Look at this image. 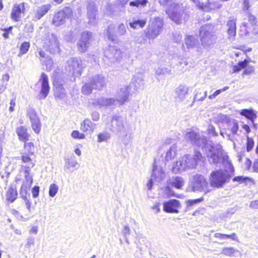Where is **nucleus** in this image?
Masks as SVG:
<instances>
[{
	"mask_svg": "<svg viewBox=\"0 0 258 258\" xmlns=\"http://www.w3.org/2000/svg\"><path fill=\"white\" fill-rule=\"evenodd\" d=\"M30 47V44L28 42H23L20 47V51L18 53V56L21 57L23 55L26 53Z\"/></svg>",
	"mask_w": 258,
	"mask_h": 258,
	"instance_id": "obj_41",
	"label": "nucleus"
},
{
	"mask_svg": "<svg viewBox=\"0 0 258 258\" xmlns=\"http://www.w3.org/2000/svg\"><path fill=\"white\" fill-rule=\"evenodd\" d=\"M171 74V70L166 68H158L156 70V75L158 76L166 74L169 75Z\"/></svg>",
	"mask_w": 258,
	"mask_h": 258,
	"instance_id": "obj_51",
	"label": "nucleus"
},
{
	"mask_svg": "<svg viewBox=\"0 0 258 258\" xmlns=\"http://www.w3.org/2000/svg\"><path fill=\"white\" fill-rule=\"evenodd\" d=\"M169 184L178 189H181L184 184L183 178L180 176H173L168 181Z\"/></svg>",
	"mask_w": 258,
	"mask_h": 258,
	"instance_id": "obj_32",
	"label": "nucleus"
},
{
	"mask_svg": "<svg viewBox=\"0 0 258 258\" xmlns=\"http://www.w3.org/2000/svg\"><path fill=\"white\" fill-rule=\"evenodd\" d=\"M163 24L162 18L159 17H154L144 30L145 36L150 40L155 39L160 34Z\"/></svg>",
	"mask_w": 258,
	"mask_h": 258,
	"instance_id": "obj_4",
	"label": "nucleus"
},
{
	"mask_svg": "<svg viewBox=\"0 0 258 258\" xmlns=\"http://www.w3.org/2000/svg\"><path fill=\"white\" fill-rule=\"evenodd\" d=\"M71 136L74 139H84L85 138V135L80 133L78 131H74L72 133Z\"/></svg>",
	"mask_w": 258,
	"mask_h": 258,
	"instance_id": "obj_53",
	"label": "nucleus"
},
{
	"mask_svg": "<svg viewBox=\"0 0 258 258\" xmlns=\"http://www.w3.org/2000/svg\"><path fill=\"white\" fill-rule=\"evenodd\" d=\"M23 199L24 201L26 208L29 211H31V202L27 199V198Z\"/></svg>",
	"mask_w": 258,
	"mask_h": 258,
	"instance_id": "obj_64",
	"label": "nucleus"
},
{
	"mask_svg": "<svg viewBox=\"0 0 258 258\" xmlns=\"http://www.w3.org/2000/svg\"><path fill=\"white\" fill-rule=\"evenodd\" d=\"M247 179H248V178L247 177H243V176H236L233 178V181L242 183L245 181Z\"/></svg>",
	"mask_w": 258,
	"mask_h": 258,
	"instance_id": "obj_60",
	"label": "nucleus"
},
{
	"mask_svg": "<svg viewBox=\"0 0 258 258\" xmlns=\"http://www.w3.org/2000/svg\"><path fill=\"white\" fill-rule=\"evenodd\" d=\"M205 149L207 156L210 163L217 164L221 161L225 168L224 170L219 169L211 172L210 186L216 188L222 187L230 180L234 172V167L220 144L207 145Z\"/></svg>",
	"mask_w": 258,
	"mask_h": 258,
	"instance_id": "obj_1",
	"label": "nucleus"
},
{
	"mask_svg": "<svg viewBox=\"0 0 258 258\" xmlns=\"http://www.w3.org/2000/svg\"><path fill=\"white\" fill-rule=\"evenodd\" d=\"M92 119L94 121H97L100 118V114L98 112H93L91 114Z\"/></svg>",
	"mask_w": 258,
	"mask_h": 258,
	"instance_id": "obj_61",
	"label": "nucleus"
},
{
	"mask_svg": "<svg viewBox=\"0 0 258 258\" xmlns=\"http://www.w3.org/2000/svg\"><path fill=\"white\" fill-rule=\"evenodd\" d=\"M74 155H72L70 157L65 158V164L64 166V170H69L71 168H79V164L73 160Z\"/></svg>",
	"mask_w": 258,
	"mask_h": 258,
	"instance_id": "obj_34",
	"label": "nucleus"
},
{
	"mask_svg": "<svg viewBox=\"0 0 258 258\" xmlns=\"http://www.w3.org/2000/svg\"><path fill=\"white\" fill-rule=\"evenodd\" d=\"M92 83L91 84V81L87 83H86L82 88V92L85 95H88L92 92V89H95L94 87H92Z\"/></svg>",
	"mask_w": 258,
	"mask_h": 258,
	"instance_id": "obj_46",
	"label": "nucleus"
},
{
	"mask_svg": "<svg viewBox=\"0 0 258 258\" xmlns=\"http://www.w3.org/2000/svg\"><path fill=\"white\" fill-rule=\"evenodd\" d=\"M221 5L217 3L216 1H211L208 0L207 3H204L203 8L201 9L205 11H210L211 10L217 9L220 8Z\"/></svg>",
	"mask_w": 258,
	"mask_h": 258,
	"instance_id": "obj_37",
	"label": "nucleus"
},
{
	"mask_svg": "<svg viewBox=\"0 0 258 258\" xmlns=\"http://www.w3.org/2000/svg\"><path fill=\"white\" fill-rule=\"evenodd\" d=\"M179 65L181 66L183 64L185 66L191 67L192 64V62L190 61H188L187 59H183L182 61L179 62Z\"/></svg>",
	"mask_w": 258,
	"mask_h": 258,
	"instance_id": "obj_62",
	"label": "nucleus"
},
{
	"mask_svg": "<svg viewBox=\"0 0 258 258\" xmlns=\"http://www.w3.org/2000/svg\"><path fill=\"white\" fill-rule=\"evenodd\" d=\"M92 104L95 107L101 108L108 106H116L115 100L113 98H106L105 97H100L94 100L92 102Z\"/></svg>",
	"mask_w": 258,
	"mask_h": 258,
	"instance_id": "obj_22",
	"label": "nucleus"
},
{
	"mask_svg": "<svg viewBox=\"0 0 258 258\" xmlns=\"http://www.w3.org/2000/svg\"><path fill=\"white\" fill-rule=\"evenodd\" d=\"M199 44L197 37L187 35L184 39V43L182 45V49L184 51H189L190 49L196 47Z\"/></svg>",
	"mask_w": 258,
	"mask_h": 258,
	"instance_id": "obj_21",
	"label": "nucleus"
},
{
	"mask_svg": "<svg viewBox=\"0 0 258 258\" xmlns=\"http://www.w3.org/2000/svg\"><path fill=\"white\" fill-rule=\"evenodd\" d=\"M18 196L17 190L15 187L9 186L6 192V200L13 203L17 199Z\"/></svg>",
	"mask_w": 258,
	"mask_h": 258,
	"instance_id": "obj_33",
	"label": "nucleus"
},
{
	"mask_svg": "<svg viewBox=\"0 0 258 258\" xmlns=\"http://www.w3.org/2000/svg\"><path fill=\"white\" fill-rule=\"evenodd\" d=\"M227 34L229 39H233L236 34V21L234 19L229 20L226 25Z\"/></svg>",
	"mask_w": 258,
	"mask_h": 258,
	"instance_id": "obj_30",
	"label": "nucleus"
},
{
	"mask_svg": "<svg viewBox=\"0 0 258 258\" xmlns=\"http://www.w3.org/2000/svg\"><path fill=\"white\" fill-rule=\"evenodd\" d=\"M214 237L220 239H225L227 238H230L234 240L237 241L238 240L237 237L234 233H233L229 235L217 233L214 234Z\"/></svg>",
	"mask_w": 258,
	"mask_h": 258,
	"instance_id": "obj_40",
	"label": "nucleus"
},
{
	"mask_svg": "<svg viewBox=\"0 0 258 258\" xmlns=\"http://www.w3.org/2000/svg\"><path fill=\"white\" fill-rule=\"evenodd\" d=\"M130 91L131 89L128 86L121 87L117 92L116 98L115 99V104L116 105H121L127 101Z\"/></svg>",
	"mask_w": 258,
	"mask_h": 258,
	"instance_id": "obj_13",
	"label": "nucleus"
},
{
	"mask_svg": "<svg viewBox=\"0 0 258 258\" xmlns=\"http://www.w3.org/2000/svg\"><path fill=\"white\" fill-rule=\"evenodd\" d=\"M58 186L56 184H51L49 186V195L51 197H54L57 194Z\"/></svg>",
	"mask_w": 258,
	"mask_h": 258,
	"instance_id": "obj_49",
	"label": "nucleus"
},
{
	"mask_svg": "<svg viewBox=\"0 0 258 258\" xmlns=\"http://www.w3.org/2000/svg\"><path fill=\"white\" fill-rule=\"evenodd\" d=\"M25 3L15 4L11 12V18L15 22L20 20L22 14L25 13Z\"/></svg>",
	"mask_w": 258,
	"mask_h": 258,
	"instance_id": "obj_19",
	"label": "nucleus"
},
{
	"mask_svg": "<svg viewBox=\"0 0 258 258\" xmlns=\"http://www.w3.org/2000/svg\"><path fill=\"white\" fill-rule=\"evenodd\" d=\"M32 196L34 198H36L39 196V187L38 186H35L32 189Z\"/></svg>",
	"mask_w": 258,
	"mask_h": 258,
	"instance_id": "obj_57",
	"label": "nucleus"
},
{
	"mask_svg": "<svg viewBox=\"0 0 258 258\" xmlns=\"http://www.w3.org/2000/svg\"><path fill=\"white\" fill-rule=\"evenodd\" d=\"M54 95L55 98L63 99L66 97L64 89L61 86H58L54 89Z\"/></svg>",
	"mask_w": 258,
	"mask_h": 258,
	"instance_id": "obj_39",
	"label": "nucleus"
},
{
	"mask_svg": "<svg viewBox=\"0 0 258 258\" xmlns=\"http://www.w3.org/2000/svg\"><path fill=\"white\" fill-rule=\"evenodd\" d=\"M240 114L249 119L252 124H254V119L257 117L256 112L252 109H242Z\"/></svg>",
	"mask_w": 258,
	"mask_h": 258,
	"instance_id": "obj_35",
	"label": "nucleus"
},
{
	"mask_svg": "<svg viewBox=\"0 0 258 258\" xmlns=\"http://www.w3.org/2000/svg\"><path fill=\"white\" fill-rule=\"evenodd\" d=\"M39 82L41 83V89L37 98L39 100H43L47 97L50 89L48 78L45 73H42Z\"/></svg>",
	"mask_w": 258,
	"mask_h": 258,
	"instance_id": "obj_11",
	"label": "nucleus"
},
{
	"mask_svg": "<svg viewBox=\"0 0 258 258\" xmlns=\"http://www.w3.org/2000/svg\"><path fill=\"white\" fill-rule=\"evenodd\" d=\"M203 201V198H200L195 200H189L187 202V206L190 207L194 205L200 203Z\"/></svg>",
	"mask_w": 258,
	"mask_h": 258,
	"instance_id": "obj_55",
	"label": "nucleus"
},
{
	"mask_svg": "<svg viewBox=\"0 0 258 258\" xmlns=\"http://www.w3.org/2000/svg\"><path fill=\"white\" fill-rule=\"evenodd\" d=\"M208 131L210 134H211L213 136H216L218 135L217 133H216V132L215 131V127L212 125H209L208 128Z\"/></svg>",
	"mask_w": 258,
	"mask_h": 258,
	"instance_id": "obj_59",
	"label": "nucleus"
},
{
	"mask_svg": "<svg viewBox=\"0 0 258 258\" xmlns=\"http://www.w3.org/2000/svg\"><path fill=\"white\" fill-rule=\"evenodd\" d=\"M148 2V0H134L130 2L129 5L131 7H136L137 8L144 7L146 6Z\"/></svg>",
	"mask_w": 258,
	"mask_h": 258,
	"instance_id": "obj_43",
	"label": "nucleus"
},
{
	"mask_svg": "<svg viewBox=\"0 0 258 258\" xmlns=\"http://www.w3.org/2000/svg\"><path fill=\"white\" fill-rule=\"evenodd\" d=\"M83 68L82 60L72 57L68 60L66 70L70 75L76 77L81 75Z\"/></svg>",
	"mask_w": 258,
	"mask_h": 258,
	"instance_id": "obj_6",
	"label": "nucleus"
},
{
	"mask_svg": "<svg viewBox=\"0 0 258 258\" xmlns=\"http://www.w3.org/2000/svg\"><path fill=\"white\" fill-rule=\"evenodd\" d=\"M111 124L113 130H116L119 133H122L124 136H127V133L125 129L123 119L121 116H113Z\"/></svg>",
	"mask_w": 258,
	"mask_h": 258,
	"instance_id": "obj_20",
	"label": "nucleus"
},
{
	"mask_svg": "<svg viewBox=\"0 0 258 258\" xmlns=\"http://www.w3.org/2000/svg\"><path fill=\"white\" fill-rule=\"evenodd\" d=\"M38 55L37 56L39 58L42 64L46 66L47 71L51 70L53 64L51 58L42 50H39Z\"/></svg>",
	"mask_w": 258,
	"mask_h": 258,
	"instance_id": "obj_24",
	"label": "nucleus"
},
{
	"mask_svg": "<svg viewBox=\"0 0 258 258\" xmlns=\"http://www.w3.org/2000/svg\"><path fill=\"white\" fill-rule=\"evenodd\" d=\"M200 36L202 44L204 47H209L214 44L217 36L211 25H205L201 27Z\"/></svg>",
	"mask_w": 258,
	"mask_h": 258,
	"instance_id": "obj_3",
	"label": "nucleus"
},
{
	"mask_svg": "<svg viewBox=\"0 0 258 258\" xmlns=\"http://www.w3.org/2000/svg\"><path fill=\"white\" fill-rule=\"evenodd\" d=\"M26 173V176H24L25 181L20 189V195L22 199L27 198L28 190L33 183L32 176H29L28 173Z\"/></svg>",
	"mask_w": 258,
	"mask_h": 258,
	"instance_id": "obj_23",
	"label": "nucleus"
},
{
	"mask_svg": "<svg viewBox=\"0 0 258 258\" xmlns=\"http://www.w3.org/2000/svg\"><path fill=\"white\" fill-rule=\"evenodd\" d=\"M70 9L66 8L56 13L52 18V24L55 27H59L64 24L68 17V13H70Z\"/></svg>",
	"mask_w": 258,
	"mask_h": 258,
	"instance_id": "obj_14",
	"label": "nucleus"
},
{
	"mask_svg": "<svg viewBox=\"0 0 258 258\" xmlns=\"http://www.w3.org/2000/svg\"><path fill=\"white\" fill-rule=\"evenodd\" d=\"M207 94V91L204 92L202 90H199L195 95L194 101H203L206 98Z\"/></svg>",
	"mask_w": 258,
	"mask_h": 258,
	"instance_id": "obj_48",
	"label": "nucleus"
},
{
	"mask_svg": "<svg viewBox=\"0 0 258 258\" xmlns=\"http://www.w3.org/2000/svg\"><path fill=\"white\" fill-rule=\"evenodd\" d=\"M27 115L29 117L33 130L38 134L41 130V123L36 111L31 107L27 109Z\"/></svg>",
	"mask_w": 258,
	"mask_h": 258,
	"instance_id": "obj_10",
	"label": "nucleus"
},
{
	"mask_svg": "<svg viewBox=\"0 0 258 258\" xmlns=\"http://www.w3.org/2000/svg\"><path fill=\"white\" fill-rule=\"evenodd\" d=\"M199 9L203 8L204 2L203 0H190Z\"/></svg>",
	"mask_w": 258,
	"mask_h": 258,
	"instance_id": "obj_58",
	"label": "nucleus"
},
{
	"mask_svg": "<svg viewBox=\"0 0 258 258\" xmlns=\"http://www.w3.org/2000/svg\"><path fill=\"white\" fill-rule=\"evenodd\" d=\"M246 144V150L247 152H249L252 150L254 146V142L253 140L251 138L247 137Z\"/></svg>",
	"mask_w": 258,
	"mask_h": 258,
	"instance_id": "obj_54",
	"label": "nucleus"
},
{
	"mask_svg": "<svg viewBox=\"0 0 258 258\" xmlns=\"http://www.w3.org/2000/svg\"><path fill=\"white\" fill-rule=\"evenodd\" d=\"M180 207L179 201L175 199L169 200L163 203V210L167 213H178Z\"/></svg>",
	"mask_w": 258,
	"mask_h": 258,
	"instance_id": "obj_17",
	"label": "nucleus"
},
{
	"mask_svg": "<svg viewBox=\"0 0 258 258\" xmlns=\"http://www.w3.org/2000/svg\"><path fill=\"white\" fill-rule=\"evenodd\" d=\"M92 84V87H94L95 89H100L103 87L105 84L104 78L101 76L97 75L94 76L91 80V84Z\"/></svg>",
	"mask_w": 258,
	"mask_h": 258,
	"instance_id": "obj_31",
	"label": "nucleus"
},
{
	"mask_svg": "<svg viewBox=\"0 0 258 258\" xmlns=\"http://www.w3.org/2000/svg\"><path fill=\"white\" fill-rule=\"evenodd\" d=\"M45 48L50 53H55L59 50V41L57 36L53 34H48L45 41Z\"/></svg>",
	"mask_w": 258,
	"mask_h": 258,
	"instance_id": "obj_9",
	"label": "nucleus"
},
{
	"mask_svg": "<svg viewBox=\"0 0 258 258\" xmlns=\"http://www.w3.org/2000/svg\"><path fill=\"white\" fill-rule=\"evenodd\" d=\"M181 10L178 5L174 4L166 11L169 17L176 23H180L181 20Z\"/></svg>",
	"mask_w": 258,
	"mask_h": 258,
	"instance_id": "obj_12",
	"label": "nucleus"
},
{
	"mask_svg": "<svg viewBox=\"0 0 258 258\" xmlns=\"http://www.w3.org/2000/svg\"><path fill=\"white\" fill-rule=\"evenodd\" d=\"M188 188L194 192L203 191L207 193L211 191L208 182L201 174H196L192 177L189 182Z\"/></svg>",
	"mask_w": 258,
	"mask_h": 258,
	"instance_id": "obj_5",
	"label": "nucleus"
},
{
	"mask_svg": "<svg viewBox=\"0 0 258 258\" xmlns=\"http://www.w3.org/2000/svg\"><path fill=\"white\" fill-rule=\"evenodd\" d=\"M16 133L19 139L23 142H26L29 140L30 135L27 132V128L24 126H20L16 128Z\"/></svg>",
	"mask_w": 258,
	"mask_h": 258,
	"instance_id": "obj_28",
	"label": "nucleus"
},
{
	"mask_svg": "<svg viewBox=\"0 0 258 258\" xmlns=\"http://www.w3.org/2000/svg\"><path fill=\"white\" fill-rule=\"evenodd\" d=\"M184 139L187 142L197 146H204V150L206 152L205 147L207 145H214V144H206V139L204 136H201L199 133H196L194 131L187 132L184 135ZM216 144V145H217Z\"/></svg>",
	"mask_w": 258,
	"mask_h": 258,
	"instance_id": "obj_7",
	"label": "nucleus"
},
{
	"mask_svg": "<svg viewBox=\"0 0 258 258\" xmlns=\"http://www.w3.org/2000/svg\"><path fill=\"white\" fill-rule=\"evenodd\" d=\"M51 8L50 4L43 5L38 7L35 12V18L37 20L40 19L50 10Z\"/></svg>",
	"mask_w": 258,
	"mask_h": 258,
	"instance_id": "obj_27",
	"label": "nucleus"
},
{
	"mask_svg": "<svg viewBox=\"0 0 258 258\" xmlns=\"http://www.w3.org/2000/svg\"><path fill=\"white\" fill-rule=\"evenodd\" d=\"M92 33L88 31L83 32L81 34V38L78 42V48L81 52H84L87 49Z\"/></svg>",
	"mask_w": 258,
	"mask_h": 258,
	"instance_id": "obj_16",
	"label": "nucleus"
},
{
	"mask_svg": "<svg viewBox=\"0 0 258 258\" xmlns=\"http://www.w3.org/2000/svg\"><path fill=\"white\" fill-rule=\"evenodd\" d=\"M110 138V134L106 132L99 133L98 135L97 142L101 143L106 142Z\"/></svg>",
	"mask_w": 258,
	"mask_h": 258,
	"instance_id": "obj_45",
	"label": "nucleus"
},
{
	"mask_svg": "<svg viewBox=\"0 0 258 258\" xmlns=\"http://www.w3.org/2000/svg\"><path fill=\"white\" fill-rule=\"evenodd\" d=\"M122 58V53L120 50L116 46H110L109 49L105 51L104 61L107 59L109 62L107 63L108 66L111 65L112 62L118 61Z\"/></svg>",
	"mask_w": 258,
	"mask_h": 258,
	"instance_id": "obj_8",
	"label": "nucleus"
},
{
	"mask_svg": "<svg viewBox=\"0 0 258 258\" xmlns=\"http://www.w3.org/2000/svg\"><path fill=\"white\" fill-rule=\"evenodd\" d=\"M189 88L185 85L181 84L175 90L176 98L180 101L184 100L188 94Z\"/></svg>",
	"mask_w": 258,
	"mask_h": 258,
	"instance_id": "obj_26",
	"label": "nucleus"
},
{
	"mask_svg": "<svg viewBox=\"0 0 258 258\" xmlns=\"http://www.w3.org/2000/svg\"><path fill=\"white\" fill-rule=\"evenodd\" d=\"M202 155L200 152L195 151L194 155H185L175 163L172 167V171L174 173H181L187 169L194 168L201 160Z\"/></svg>",
	"mask_w": 258,
	"mask_h": 258,
	"instance_id": "obj_2",
	"label": "nucleus"
},
{
	"mask_svg": "<svg viewBox=\"0 0 258 258\" xmlns=\"http://www.w3.org/2000/svg\"><path fill=\"white\" fill-rule=\"evenodd\" d=\"M126 33V27L123 24H119L115 31L116 36L124 35Z\"/></svg>",
	"mask_w": 258,
	"mask_h": 258,
	"instance_id": "obj_47",
	"label": "nucleus"
},
{
	"mask_svg": "<svg viewBox=\"0 0 258 258\" xmlns=\"http://www.w3.org/2000/svg\"><path fill=\"white\" fill-rule=\"evenodd\" d=\"M131 230L127 225H124L122 230V233L124 237L128 236L130 234Z\"/></svg>",
	"mask_w": 258,
	"mask_h": 258,
	"instance_id": "obj_56",
	"label": "nucleus"
},
{
	"mask_svg": "<svg viewBox=\"0 0 258 258\" xmlns=\"http://www.w3.org/2000/svg\"><path fill=\"white\" fill-rule=\"evenodd\" d=\"M30 155L29 154L23 153L21 156L22 162L24 164V165L22 166V168L24 169V176H26V173H28L29 176H32L30 173V169L35 165V162L30 158Z\"/></svg>",
	"mask_w": 258,
	"mask_h": 258,
	"instance_id": "obj_18",
	"label": "nucleus"
},
{
	"mask_svg": "<svg viewBox=\"0 0 258 258\" xmlns=\"http://www.w3.org/2000/svg\"><path fill=\"white\" fill-rule=\"evenodd\" d=\"M96 124L89 119H85L81 124V128L84 132L92 133L96 128Z\"/></svg>",
	"mask_w": 258,
	"mask_h": 258,
	"instance_id": "obj_29",
	"label": "nucleus"
},
{
	"mask_svg": "<svg viewBox=\"0 0 258 258\" xmlns=\"http://www.w3.org/2000/svg\"><path fill=\"white\" fill-rule=\"evenodd\" d=\"M165 174L163 170L162 167L158 166L156 163L155 162L153 168L152 177L154 179V181L156 182H160L165 177Z\"/></svg>",
	"mask_w": 258,
	"mask_h": 258,
	"instance_id": "obj_25",
	"label": "nucleus"
},
{
	"mask_svg": "<svg viewBox=\"0 0 258 258\" xmlns=\"http://www.w3.org/2000/svg\"><path fill=\"white\" fill-rule=\"evenodd\" d=\"M182 39L181 35L179 33H175L173 35V40L176 42H179L181 41Z\"/></svg>",
	"mask_w": 258,
	"mask_h": 258,
	"instance_id": "obj_63",
	"label": "nucleus"
},
{
	"mask_svg": "<svg viewBox=\"0 0 258 258\" xmlns=\"http://www.w3.org/2000/svg\"><path fill=\"white\" fill-rule=\"evenodd\" d=\"M248 63V61L246 59H245L243 61H239L237 65H235L233 67V73L237 72L240 71L242 69L246 68Z\"/></svg>",
	"mask_w": 258,
	"mask_h": 258,
	"instance_id": "obj_44",
	"label": "nucleus"
},
{
	"mask_svg": "<svg viewBox=\"0 0 258 258\" xmlns=\"http://www.w3.org/2000/svg\"><path fill=\"white\" fill-rule=\"evenodd\" d=\"M228 127L232 134H237L239 126L238 123L236 120L233 119L232 120L230 121L229 122Z\"/></svg>",
	"mask_w": 258,
	"mask_h": 258,
	"instance_id": "obj_42",
	"label": "nucleus"
},
{
	"mask_svg": "<svg viewBox=\"0 0 258 258\" xmlns=\"http://www.w3.org/2000/svg\"><path fill=\"white\" fill-rule=\"evenodd\" d=\"M87 15L88 24L91 25H96L97 22V10L94 2H90L88 3Z\"/></svg>",
	"mask_w": 258,
	"mask_h": 258,
	"instance_id": "obj_15",
	"label": "nucleus"
},
{
	"mask_svg": "<svg viewBox=\"0 0 258 258\" xmlns=\"http://www.w3.org/2000/svg\"><path fill=\"white\" fill-rule=\"evenodd\" d=\"M146 23V19L140 20L134 18L132 21L130 22L129 25L132 28L137 29L143 28L145 26Z\"/></svg>",
	"mask_w": 258,
	"mask_h": 258,
	"instance_id": "obj_36",
	"label": "nucleus"
},
{
	"mask_svg": "<svg viewBox=\"0 0 258 258\" xmlns=\"http://www.w3.org/2000/svg\"><path fill=\"white\" fill-rule=\"evenodd\" d=\"M24 148L27 151L29 155H33L34 152V146L32 142L26 143L25 142Z\"/></svg>",
	"mask_w": 258,
	"mask_h": 258,
	"instance_id": "obj_50",
	"label": "nucleus"
},
{
	"mask_svg": "<svg viewBox=\"0 0 258 258\" xmlns=\"http://www.w3.org/2000/svg\"><path fill=\"white\" fill-rule=\"evenodd\" d=\"M235 251V250L233 247H225L222 250V253L225 255L231 256Z\"/></svg>",
	"mask_w": 258,
	"mask_h": 258,
	"instance_id": "obj_52",
	"label": "nucleus"
},
{
	"mask_svg": "<svg viewBox=\"0 0 258 258\" xmlns=\"http://www.w3.org/2000/svg\"><path fill=\"white\" fill-rule=\"evenodd\" d=\"M177 146L176 144H173L166 152L165 160L169 161L174 158L176 155Z\"/></svg>",
	"mask_w": 258,
	"mask_h": 258,
	"instance_id": "obj_38",
	"label": "nucleus"
}]
</instances>
